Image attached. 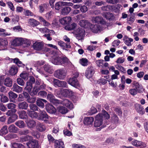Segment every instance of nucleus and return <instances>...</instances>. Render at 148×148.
<instances>
[{
    "mask_svg": "<svg viewBox=\"0 0 148 148\" xmlns=\"http://www.w3.org/2000/svg\"><path fill=\"white\" fill-rule=\"evenodd\" d=\"M18 113L19 114V117L21 119H24L27 116L26 112L24 111L18 112Z\"/></svg>",
    "mask_w": 148,
    "mask_h": 148,
    "instance_id": "a18cd8bd",
    "label": "nucleus"
},
{
    "mask_svg": "<svg viewBox=\"0 0 148 148\" xmlns=\"http://www.w3.org/2000/svg\"><path fill=\"white\" fill-rule=\"evenodd\" d=\"M103 16L107 19H108L109 20L112 19L114 17L113 14L109 12L104 13Z\"/></svg>",
    "mask_w": 148,
    "mask_h": 148,
    "instance_id": "37998d69",
    "label": "nucleus"
},
{
    "mask_svg": "<svg viewBox=\"0 0 148 148\" xmlns=\"http://www.w3.org/2000/svg\"><path fill=\"white\" fill-rule=\"evenodd\" d=\"M36 128L37 130L40 132L45 131L46 129V127L42 123L39 122L37 123Z\"/></svg>",
    "mask_w": 148,
    "mask_h": 148,
    "instance_id": "4be33fe9",
    "label": "nucleus"
},
{
    "mask_svg": "<svg viewBox=\"0 0 148 148\" xmlns=\"http://www.w3.org/2000/svg\"><path fill=\"white\" fill-rule=\"evenodd\" d=\"M37 28L41 33L43 34L47 33L49 32V30L45 27L42 28Z\"/></svg>",
    "mask_w": 148,
    "mask_h": 148,
    "instance_id": "052dcab7",
    "label": "nucleus"
},
{
    "mask_svg": "<svg viewBox=\"0 0 148 148\" xmlns=\"http://www.w3.org/2000/svg\"><path fill=\"white\" fill-rule=\"evenodd\" d=\"M20 76L25 80H27L28 78L29 75L27 73H23L20 74Z\"/></svg>",
    "mask_w": 148,
    "mask_h": 148,
    "instance_id": "13d9d810",
    "label": "nucleus"
},
{
    "mask_svg": "<svg viewBox=\"0 0 148 148\" xmlns=\"http://www.w3.org/2000/svg\"><path fill=\"white\" fill-rule=\"evenodd\" d=\"M48 7V5L46 4H41L39 6V12L40 13H42L46 11Z\"/></svg>",
    "mask_w": 148,
    "mask_h": 148,
    "instance_id": "72a5a7b5",
    "label": "nucleus"
},
{
    "mask_svg": "<svg viewBox=\"0 0 148 148\" xmlns=\"http://www.w3.org/2000/svg\"><path fill=\"white\" fill-rule=\"evenodd\" d=\"M93 22L96 23H99L100 24H104L106 23V21L103 19V18L101 17L96 16L93 17L92 18Z\"/></svg>",
    "mask_w": 148,
    "mask_h": 148,
    "instance_id": "6ab92c4d",
    "label": "nucleus"
},
{
    "mask_svg": "<svg viewBox=\"0 0 148 148\" xmlns=\"http://www.w3.org/2000/svg\"><path fill=\"white\" fill-rule=\"evenodd\" d=\"M1 102L5 103L8 101L9 99L7 97L3 95H1Z\"/></svg>",
    "mask_w": 148,
    "mask_h": 148,
    "instance_id": "bf43d9fd",
    "label": "nucleus"
},
{
    "mask_svg": "<svg viewBox=\"0 0 148 148\" xmlns=\"http://www.w3.org/2000/svg\"><path fill=\"white\" fill-rule=\"evenodd\" d=\"M131 144L133 145L140 148H143L146 146L145 143L136 140L132 141Z\"/></svg>",
    "mask_w": 148,
    "mask_h": 148,
    "instance_id": "0eeeda50",
    "label": "nucleus"
},
{
    "mask_svg": "<svg viewBox=\"0 0 148 148\" xmlns=\"http://www.w3.org/2000/svg\"><path fill=\"white\" fill-rule=\"evenodd\" d=\"M44 43L42 42H36L33 44L34 49L37 51L41 50L44 47Z\"/></svg>",
    "mask_w": 148,
    "mask_h": 148,
    "instance_id": "9b49d317",
    "label": "nucleus"
},
{
    "mask_svg": "<svg viewBox=\"0 0 148 148\" xmlns=\"http://www.w3.org/2000/svg\"><path fill=\"white\" fill-rule=\"evenodd\" d=\"M11 147L12 148H24V146L22 144L16 143H13Z\"/></svg>",
    "mask_w": 148,
    "mask_h": 148,
    "instance_id": "8fccbe9b",
    "label": "nucleus"
},
{
    "mask_svg": "<svg viewBox=\"0 0 148 148\" xmlns=\"http://www.w3.org/2000/svg\"><path fill=\"white\" fill-rule=\"evenodd\" d=\"M35 82L34 78L33 76H30L29 81L27 82L26 86L25 88V89L29 92L32 88V84L34 83Z\"/></svg>",
    "mask_w": 148,
    "mask_h": 148,
    "instance_id": "39448f33",
    "label": "nucleus"
},
{
    "mask_svg": "<svg viewBox=\"0 0 148 148\" xmlns=\"http://www.w3.org/2000/svg\"><path fill=\"white\" fill-rule=\"evenodd\" d=\"M71 10V8L69 7H65L62 10L61 13L63 14H67L70 12Z\"/></svg>",
    "mask_w": 148,
    "mask_h": 148,
    "instance_id": "de8ad7c7",
    "label": "nucleus"
},
{
    "mask_svg": "<svg viewBox=\"0 0 148 148\" xmlns=\"http://www.w3.org/2000/svg\"><path fill=\"white\" fill-rule=\"evenodd\" d=\"M66 5V2L63 1H59L56 3L55 5V8L56 10H58L61 7Z\"/></svg>",
    "mask_w": 148,
    "mask_h": 148,
    "instance_id": "c9c22d12",
    "label": "nucleus"
},
{
    "mask_svg": "<svg viewBox=\"0 0 148 148\" xmlns=\"http://www.w3.org/2000/svg\"><path fill=\"white\" fill-rule=\"evenodd\" d=\"M133 40V39L131 38H129L127 40H125L124 42L125 44L128 46H130L132 45L131 42H132Z\"/></svg>",
    "mask_w": 148,
    "mask_h": 148,
    "instance_id": "5fc2aeb1",
    "label": "nucleus"
},
{
    "mask_svg": "<svg viewBox=\"0 0 148 148\" xmlns=\"http://www.w3.org/2000/svg\"><path fill=\"white\" fill-rule=\"evenodd\" d=\"M18 118V116L15 114L9 117L7 121L8 124H10L14 122Z\"/></svg>",
    "mask_w": 148,
    "mask_h": 148,
    "instance_id": "f704fd0d",
    "label": "nucleus"
},
{
    "mask_svg": "<svg viewBox=\"0 0 148 148\" xmlns=\"http://www.w3.org/2000/svg\"><path fill=\"white\" fill-rule=\"evenodd\" d=\"M27 126L30 128H32L36 125L35 122L32 120L27 119L26 121Z\"/></svg>",
    "mask_w": 148,
    "mask_h": 148,
    "instance_id": "cd10ccee",
    "label": "nucleus"
},
{
    "mask_svg": "<svg viewBox=\"0 0 148 148\" xmlns=\"http://www.w3.org/2000/svg\"><path fill=\"white\" fill-rule=\"evenodd\" d=\"M8 94L10 101L12 102H15L13 99H14L16 98L17 97V95L12 91L9 92H8Z\"/></svg>",
    "mask_w": 148,
    "mask_h": 148,
    "instance_id": "b1692460",
    "label": "nucleus"
},
{
    "mask_svg": "<svg viewBox=\"0 0 148 148\" xmlns=\"http://www.w3.org/2000/svg\"><path fill=\"white\" fill-rule=\"evenodd\" d=\"M68 83L72 86L77 88L79 86V84L76 79L74 78H70L68 81Z\"/></svg>",
    "mask_w": 148,
    "mask_h": 148,
    "instance_id": "9d476101",
    "label": "nucleus"
},
{
    "mask_svg": "<svg viewBox=\"0 0 148 148\" xmlns=\"http://www.w3.org/2000/svg\"><path fill=\"white\" fill-rule=\"evenodd\" d=\"M80 63L82 65L86 66L88 65V60L86 58H83L80 60Z\"/></svg>",
    "mask_w": 148,
    "mask_h": 148,
    "instance_id": "3c124183",
    "label": "nucleus"
},
{
    "mask_svg": "<svg viewBox=\"0 0 148 148\" xmlns=\"http://www.w3.org/2000/svg\"><path fill=\"white\" fill-rule=\"evenodd\" d=\"M61 103L59 104H62L66 107L70 109H72L73 108V106L71 101L67 99H65L63 101H60Z\"/></svg>",
    "mask_w": 148,
    "mask_h": 148,
    "instance_id": "4468645a",
    "label": "nucleus"
},
{
    "mask_svg": "<svg viewBox=\"0 0 148 148\" xmlns=\"http://www.w3.org/2000/svg\"><path fill=\"white\" fill-rule=\"evenodd\" d=\"M12 89L13 91L18 93L21 92L23 90L22 87L19 86L16 84H14Z\"/></svg>",
    "mask_w": 148,
    "mask_h": 148,
    "instance_id": "c756f323",
    "label": "nucleus"
},
{
    "mask_svg": "<svg viewBox=\"0 0 148 148\" xmlns=\"http://www.w3.org/2000/svg\"><path fill=\"white\" fill-rule=\"evenodd\" d=\"M13 62L14 63H16L18 66H21L22 65V63L20 61L19 59L18 58H16L13 59Z\"/></svg>",
    "mask_w": 148,
    "mask_h": 148,
    "instance_id": "338daca9",
    "label": "nucleus"
},
{
    "mask_svg": "<svg viewBox=\"0 0 148 148\" xmlns=\"http://www.w3.org/2000/svg\"><path fill=\"white\" fill-rule=\"evenodd\" d=\"M17 72V69L15 66H12L9 70V74L11 75H14Z\"/></svg>",
    "mask_w": 148,
    "mask_h": 148,
    "instance_id": "c85d7f7f",
    "label": "nucleus"
},
{
    "mask_svg": "<svg viewBox=\"0 0 148 148\" xmlns=\"http://www.w3.org/2000/svg\"><path fill=\"white\" fill-rule=\"evenodd\" d=\"M114 110L116 112V113L118 114L119 115H121L122 114V111L120 108L119 107H116L114 108Z\"/></svg>",
    "mask_w": 148,
    "mask_h": 148,
    "instance_id": "0e129e2a",
    "label": "nucleus"
},
{
    "mask_svg": "<svg viewBox=\"0 0 148 148\" xmlns=\"http://www.w3.org/2000/svg\"><path fill=\"white\" fill-rule=\"evenodd\" d=\"M15 124L16 125L20 128H23L25 126L24 122L22 120H19L16 122Z\"/></svg>",
    "mask_w": 148,
    "mask_h": 148,
    "instance_id": "a19ab883",
    "label": "nucleus"
},
{
    "mask_svg": "<svg viewBox=\"0 0 148 148\" xmlns=\"http://www.w3.org/2000/svg\"><path fill=\"white\" fill-rule=\"evenodd\" d=\"M94 120V118L92 117H87L84 119L83 123L86 125L90 127L92 125Z\"/></svg>",
    "mask_w": 148,
    "mask_h": 148,
    "instance_id": "1a4fd4ad",
    "label": "nucleus"
},
{
    "mask_svg": "<svg viewBox=\"0 0 148 148\" xmlns=\"http://www.w3.org/2000/svg\"><path fill=\"white\" fill-rule=\"evenodd\" d=\"M103 28V27L100 25H95L92 28V30L93 32L97 33L99 31L102 30Z\"/></svg>",
    "mask_w": 148,
    "mask_h": 148,
    "instance_id": "a878e982",
    "label": "nucleus"
},
{
    "mask_svg": "<svg viewBox=\"0 0 148 148\" xmlns=\"http://www.w3.org/2000/svg\"><path fill=\"white\" fill-rule=\"evenodd\" d=\"M31 44L30 41L27 39L21 38V45H24L25 47H27Z\"/></svg>",
    "mask_w": 148,
    "mask_h": 148,
    "instance_id": "79ce46f5",
    "label": "nucleus"
},
{
    "mask_svg": "<svg viewBox=\"0 0 148 148\" xmlns=\"http://www.w3.org/2000/svg\"><path fill=\"white\" fill-rule=\"evenodd\" d=\"M37 105L39 107L43 108L44 107V105L41 99H38L36 101Z\"/></svg>",
    "mask_w": 148,
    "mask_h": 148,
    "instance_id": "4d7b16f0",
    "label": "nucleus"
},
{
    "mask_svg": "<svg viewBox=\"0 0 148 148\" xmlns=\"http://www.w3.org/2000/svg\"><path fill=\"white\" fill-rule=\"evenodd\" d=\"M32 137L28 135L26 136L22 137L20 139V142H24L27 141L28 140H31Z\"/></svg>",
    "mask_w": 148,
    "mask_h": 148,
    "instance_id": "09e8293b",
    "label": "nucleus"
},
{
    "mask_svg": "<svg viewBox=\"0 0 148 148\" xmlns=\"http://www.w3.org/2000/svg\"><path fill=\"white\" fill-rule=\"evenodd\" d=\"M134 89L137 90L138 92H139L142 90L143 88L141 85L139 84L138 83H136L135 84Z\"/></svg>",
    "mask_w": 148,
    "mask_h": 148,
    "instance_id": "864d4df0",
    "label": "nucleus"
},
{
    "mask_svg": "<svg viewBox=\"0 0 148 148\" xmlns=\"http://www.w3.org/2000/svg\"><path fill=\"white\" fill-rule=\"evenodd\" d=\"M110 116L109 114L104 110H102L101 113L98 114L95 118L94 125L96 127H100L103 123V118L108 119H109Z\"/></svg>",
    "mask_w": 148,
    "mask_h": 148,
    "instance_id": "f257e3e1",
    "label": "nucleus"
},
{
    "mask_svg": "<svg viewBox=\"0 0 148 148\" xmlns=\"http://www.w3.org/2000/svg\"><path fill=\"white\" fill-rule=\"evenodd\" d=\"M27 114L29 116L32 118H36L37 119L38 114L36 112L28 110Z\"/></svg>",
    "mask_w": 148,
    "mask_h": 148,
    "instance_id": "58836bf2",
    "label": "nucleus"
},
{
    "mask_svg": "<svg viewBox=\"0 0 148 148\" xmlns=\"http://www.w3.org/2000/svg\"><path fill=\"white\" fill-rule=\"evenodd\" d=\"M8 127L6 125L4 126L0 130V135L5 134L8 132Z\"/></svg>",
    "mask_w": 148,
    "mask_h": 148,
    "instance_id": "c03bdc74",
    "label": "nucleus"
},
{
    "mask_svg": "<svg viewBox=\"0 0 148 148\" xmlns=\"http://www.w3.org/2000/svg\"><path fill=\"white\" fill-rule=\"evenodd\" d=\"M44 69L45 71L50 73H51L53 72L52 67L48 64H46L45 65Z\"/></svg>",
    "mask_w": 148,
    "mask_h": 148,
    "instance_id": "ea45409f",
    "label": "nucleus"
},
{
    "mask_svg": "<svg viewBox=\"0 0 148 148\" xmlns=\"http://www.w3.org/2000/svg\"><path fill=\"white\" fill-rule=\"evenodd\" d=\"M42 84L40 80H37L36 81L35 86L34 87L33 90V92L34 94H36L37 92L38 91L39 88H38V86Z\"/></svg>",
    "mask_w": 148,
    "mask_h": 148,
    "instance_id": "aec40b11",
    "label": "nucleus"
},
{
    "mask_svg": "<svg viewBox=\"0 0 148 148\" xmlns=\"http://www.w3.org/2000/svg\"><path fill=\"white\" fill-rule=\"evenodd\" d=\"M129 92L130 94L132 96L135 95L137 94V92H138L137 90H136L134 88L130 89Z\"/></svg>",
    "mask_w": 148,
    "mask_h": 148,
    "instance_id": "69168bd1",
    "label": "nucleus"
},
{
    "mask_svg": "<svg viewBox=\"0 0 148 148\" xmlns=\"http://www.w3.org/2000/svg\"><path fill=\"white\" fill-rule=\"evenodd\" d=\"M115 74L112 75L111 76V79L112 80L118 79V75L120 74L119 72L117 70L115 71Z\"/></svg>",
    "mask_w": 148,
    "mask_h": 148,
    "instance_id": "603ef678",
    "label": "nucleus"
},
{
    "mask_svg": "<svg viewBox=\"0 0 148 148\" xmlns=\"http://www.w3.org/2000/svg\"><path fill=\"white\" fill-rule=\"evenodd\" d=\"M85 32V31L84 28H79L74 32L77 39L78 40H81V41L84 39Z\"/></svg>",
    "mask_w": 148,
    "mask_h": 148,
    "instance_id": "7ed1b4c3",
    "label": "nucleus"
},
{
    "mask_svg": "<svg viewBox=\"0 0 148 148\" xmlns=\"http://www.w3.org/2000/svg\"><path fill=\"white\" fill-rule=\"evenodd\" d=\"M55 146V148H64V143L62 141L56 140Z\"/></svg>",
    "mask_w": 148,
    "mask_h": 148,
    "instance_id": "e433bc0d",
    "label": "nucleus"
},
{
    "mask_svg": "<svg viewBox=\"0 0 148 148\" xmlns=\"http://www.w3.org/2000/svg\"><path fill=\"white\" fill-rule=\"evenodd\" d=\"M4 84L6 86L10 87L12 85V82L10 78L8 77L5 79Z\"/></svg>",
    "mask_w": 148,
    "mask_h": 148,
    "instance_id": "4c0bfd02",
    "label": "nucleus"
},
{
    "mask_svg": "<svg viewBox=\"0 0 148 148\" xmlns=\"http://www.w3.org/2000/svg\"><path fill=\"white\" fill-rule=\"evenodd\" d=\"M21 38H17L13 40L12 42V45L15 46L21 45Z\"/></svg>",
    "mask_w": 148,
    "mask_h": 148,
    "instance_id": "5701e85b",
    "label": "nucleus"
},
{
    "mask_svg": "<svg viewBox=\"0 0 148 148\" xmlns=\"http://www.w3.org/2000/svg\"><path fill=\"white\" fill-rule=\"evenodd\" d=\"M64 62L63 59L59 57L53 59L52 61V63L55 65L62 64Z\"/></svg>",
    "mask_w": 148,
    "mask_h": 148,
    "instance_id": "f3484780",
    "label": "nucleus"
},
{
    "mask_svg": "<svg viewBox=\"0 0 148 148\" xmlns=\"http://www.w3.org/2000/svg\"><path fill=\"white\" fill-rule=\"evenodd\" d=\"M37 119L43 121L46 123H52L51 118L43 110H40L38 114Z\"/></svg>",
    "mask_w": 148,
    "mask_h": 148,
    "instance_id": "f03ea898",
    "label": "nucleus"
},
{
    "mask_svg": "<svg viewBox=\"0 0 148 148\" xmlns=\"http://www.w3.org/2000/svg\"><path fill=\"white\" fill-rule=\"evenodd\" d=\"M54 76L60 79H64L66 75V72L63 69H58L55 71Z\"/></svg>",
    "mask_w": 148,
    "mask_h": 148,
    "instance_id": "20e7f679",
    "label": "nucleus"
},
{
    "mask_svg": "<svg viewBox=\"0 0 148 148\" xmlns=\"http://www.w3.org/2000/svg\"><path fill=\"white\" fill-rule=\"evenodd\" d=\"M47 98L51 102L54 104H59V103H61L60 100L55 99L54 96L51 94H48L47 97Z\"/></svg>",
    "mask_w": 148,
    "mask_h": 148,
    "instance_id": "f8f14e48",
    "label": "nucleus"
},
{
    "mask_svg": "<svg viewBox=\"0 0 148 148\" xmlns=\"http://www.w3.org/2000/svg\"><path fill=\"white\" fill-rule=\"evenodd\" d=\"M27 145L29 148H38V143L37 141L33 140L27 143Z\"/></svg>",
    "mask_w": 148,
    "mask_h": 148,
    "instance_id": "dca6fc26",
    "label": "nucleus"
},
{
    "mask_svg": "<svg viewBox=\"0 0 148 148\" xmlns=\"http://www.w3.org/2000/svg\"><path fill=\"white\" fill-rule=\"evenodd\" d=\"M135 108L136 111L140 114L143 115L145 113V111L143 108L139 104H135Z\"/></svg>",
    "mask_w": 148,
    "mask_h": 148,
    "instance_id": "ddd939ff",
    "label": "nucleus"
},
{
    "mask_svg": "<svg viewBox=\"0 0 148 148\" xmlns=\"http://www.w3.org/2000/svg\"><path fill=\"white\" fill-rule=\"evenodd\" d=\"M73 148H86L84 145L81 144H74L72 145Z\"/></svg>",
    "mask_w": 148,
    "mask_h": 148,
    "instance_id": "774afa93",
    "label": "nucleus"
},
{
    "mask_svg": "<svg viewBox=\"0 0 148 148\" xmlns=\"http://www.w3.org/2000/svg\"><path fill=\"white\" fill-rule=\"evenodd\" d=\"M28 23L30 25L33 27L36 26L40 24L38 21L33 18L29 19Z\"/></svg>",
    "mask_w": 148,
    "mask_h": 148,
    "instance_id": "393cba45",
    "label": "nucleus"
},
{
    "mask_svg": "<svg viewBox=\"0 0 148 148\" xmlns=\"http://www.w3.org/2000/svg\"><path fill=\"white\" fill-rule=\"evenodd\" d=\"M60 92L61 94L66 97L71 96L73 94V92L70 90L62 89Z\"/></svg>",
    "mask_w": 148,
    "mask_h": 148,
    "instance_id": "a211bd4d",
    "label": "nucleus"
},
{
    "mask_svg": "<svg viewBox=\"0 0 148 148\" xmlns=\"http://www.w3.org/2000/svg\"><path fill=\"white\" fill-rule=\"evenodd\" d=\"M8 6L10 9L12 11H14L15 10V8L12 3L10 1H8L7 2Z\"/></svg>",
    "mask_w": 148,
    "mask_h": 148,
    "instance_id": "e2e57ef3",
    "label": "nucleus"
},
{
    "mask_svg": "<svg viewBox=\"0 0 148 148\" xmlns=\"http://www.w3.org/2000/svg\"><path fill=\"white\" fill-rule=\"evenodd\" d=\"M53 83L56 87H66L67 86V83L66 82L60 81L57 79H54Z\"/></svg>",
    "mask_w": 148,
    "mask_h": 148,
    "instance_id": "423d86ee",
    "label": "nucleus"
},
{
    "mask_svg": "<svg viewBox=\"0 0 148 148\" xmlns=\"http://www.w3.org/2000/svg\"><path fill=\"white\" fill-rule=\"evenodd\" d=\"M58 43V45L61 47H62L63 49L70 47V46L69 45H67L66 43L62 41H59Z\"/></svg>",
    "mask_w": 148,
    "mask_h": 148,
    "instance_id": "49530a36",
    "label": "nucleus"
},
{
    "mask_svg": "<svg viewBox=\"0 0 148 148\" xmlns=\"http://www.w3.org/2000/svg\"><path fill=\"white\" fill-rule=\"evenodd\" d=\"M79 25L83 27L86 28L90 25V23L88 21L82 20L80 21L79 23Z\"/></svg>",
    "mask_w": 148,
    "mask_h": 148,
    "instance_id": "bb28decb",
    "label": "nucleus"
},
{
    "mask_svg": "<svg viewBox=\"0 0 148 148\" xmlns=\"http://www.w3.org/2000/svg\"><path fill=\"white\" fill-rule=\"evenodd\" d=\"M58 111L62 114H65L68 111L67 109L62 106H59L57 108Z\"/></svg>",
    "mask_w": 148,
    "mask_h": 148,
    "instance_id": "7c9ffc66",
    "label": "nucleus"
},
{
    "mask_svg": "<svg viewBox=\"0 0 148 148\" xmlns=\"http://www.w3.org/2000/svg\"><path fill=\"white\" fill-rule=\"evenodd\" d=\"M8 130L10 132L16 133L18 131V128L14 125L12 124L9 126Z\"/></svg>",
    "mask_w": 148,
    "mask_h": 148,
    "instance_id": "473e14b6",
    "label": "nucleus"
},
{
    "mask_svg": "<svg viewBox=\"0 0 148 148\" xmlns=\"http://www.w3.org/2000/svg\"><path fill=\"white\" fill-rule=\"evenodd\" d=\"M94 73V68L92 66H89L86 71L85 76L87 78H90L93 76Z\"/></svg>",
    "mask_w": 148,
    "mask_h": 148,
    "instance_id": "6e6552de",
    "label": "nucleus"
},
{
    "mask_svg": "<svg viewBox=\"0 0 148 148\" xmlns=\"http://www.w3.org/2000/svg\"><path fill=\"white\" fill-rule=\"evenodd\" d=\"M103 62V60H98L96 61V63L98 66L101 67H102Z\"/></svg>",
    "mask_w": 148,
    "mask_h": 148,
    "instance_id": "680f3d73",
    "label": "nucleus"
},
{
    "mask_svg": "<svg viewBox=\"0 0 148 148\" xmlns=\"http://www.w3.org/2000/svg\"><path fill=\"white\" fill-rule=\"evenodd\" d=\"M111 120L112 122L117 123L118 122L119 118L116 114H114L111 118Z\"/></svg>",
    "mask_w": 148,
    "mask_h": 148,
    "instance_id": "6e6d98bb",
    "label": "nucleus"
},
{
    "mask_svg": "<svg viewBox=\"0 0 148 148\" xmlns=\"http://www.w3.org/2000/svg\"><path fill=\"white\" fill-rule=\"evenodd\" d=\"M45 108L47 111L49 113L53 114L56 112V110L55 108L50 104H47Z\"/></svg>",
    "mask_w": 148,
    "mask_h": 148,
    "instance_id": "2eb2a0df",
    "label": "nucleus"
},
{
    "mask_svg": "<svg viewBox=\"0 0 148 148\" xmlns=\"http://www.w3.org/2000/svg\"><path fill=\"white\" fill-rule=\"evenodd\" d=\"M8 44L7 40L5 39H0V51L4 49Z\"/></svg>",
    "mask_w": 148,
    "mask_h": 148,
    "instance_id": "412c9836",
    "label": "nucleus"
},
{
    "mask_svg": "<svg viewBox=\"0 0 148 148\" xmlns=\"http://www.w3.org/2000/svg\"><path fill=\"white\" fill-rule=\"evenodd\" d=\"M18 105L20 109H27L28 107V104L25 101L19 103Z\"/></svg>",
    "mask_w": 148,
    "mask_h": 148,
    "instance_id": "2f4dec72",
    "label": "nucleus"
}]
</instances>
